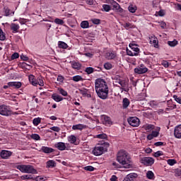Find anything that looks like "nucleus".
Instances as JSON below:
<instances>
[{
	"label": "nucleus",
	"mask_w": 181,
	"mask_h": 181,
	"mask_svg": "<svg viewBox=\"0 0 181 181\" xmlns=\"http://www.w3.org/2000/svg\"><path fill=\"white\" fill-rule=\"evenodd\" d=\"M150 39V43L154 45V47L157 48L158 47V45L159 43V41H158V38H156V37L153 36V37H149Z\"/></svg>",
	"instance_id": "nucleus-21"
},
{
	"label": "nucleus",
	"mask_w": 181,
	"mask_h": 181,
	"mask_svg": "<svg viewBox=\"0 0 181 181\" xmlns=\"http://www.w3.org/2000/svg\"><path fill=\"white\" fill-rule=\"evenodd\" d=\"M148 71V68L146 67L145 65L141 64L140 66L134 69V72L137 74H144Z\"/></svg>",
	"instance_id": "nucleus-9"
},
{
	"label": "nucleus",
	"mask_w": 181,
	"mask_h": 181,
	"mask_svg": "<svg viewBox=\"0 0 181 181\" xmlns=\"http://www.w3.org/2000/svg\"><path fill=\"white\" fill-rule=\"evenodd\" d=\"M168 45L170 47H175V46H177V40H174L173 41H168Z\"/></svg>",
	"instance_id": "nucleus-33"
},
{
	"label": "nucleus",
	"mask_w": 181,
	"mask_h": 181,
	"mask_svg": "<svg viewBox=\"0 0 181 181\" xmlns=\"http://www.w3.org/2000/svg\"><path fill=\"white\" fill-rule=\"evenodd\" d=\"M6 39V34L4 33L2 28H0V40L4 41Z\"/></svg>",
	"instance_id": "nucleus-32"
},
{
	"label": "nucleus",
	"mask_w": 181,
	"mask_h": 181,
	"mask_svg": "<svg viewBox=\"0 0 181 181\" xmlns=\"http://www.w3.org/2000/svg\"><path fill=\"white\" fill-rule=\"evenodd\" d=\"M116 56L117 55H115V53H114L113 52H109L106 53V59H107L108 60H112V59H115Z\"/></svg>",
	"instance_id": "nucleus-26"
},
{
	"label": "nucleus",
	"mask_w": 181,
	"mask_h": 181,
	"mask_svg": "<svg viewBox=\"0 0 181 181\" xmlns=\"http://www.w3.org/2000/svg\"><path fill=\"white\" fill-rule=\"evenodd\" d=\"M19 25L15 23H11V29L12 31V33H18L19 30Z\"/></svg>",
	"instance_id": "nucleus-20"
},
{
	"label": "nucleus",
	"mask_w": 181,
	"mask_h": 181,
	"mask_svg": "<svg viewBox=\"0 0 181 181\" xmlns=\"http://www.w3.org/2000/svg\"><path fill=\"white\" fill-rule=\"evenodd\" d=\"M112 165L117 169H121V165H119L118 163L113 162Z\"/></svg>",
	"instance_id": "nucleus-59"
},
{
	"label": "nucleus",
	"mask_w": 181,
	"mask_h": 181,
	"mask_svg": "<svg viewBox=\"0 0 181 181\" xmlns=\"http://www.w3.org/2000/svg\"><path fill=\"white\" fill-rule=\"evenodd\" d=\"M95 90L99 98L101 100H107L108 98V85L105 80L102 78H97L95 82Z\"/></svg>",
	"instance_id": "nucleus-1"
},
{
	"label": "nucleus",
	"mask_w": 181,
	"mask_h": 181,
	"mask_svg": "<svg viewBox=\"0 0 181 181\" xmlns=\"http://www.w3.org/2000/svg\"><path fill=\"white\" fill-rule=\"evenodd\" d=\"M108 4L112 5V11H115V12H119V13H122V12H124V9L121 8V6H119L117 1L114 0H109Z\"/></svg>",
	"instance_id": "nucleus-4"
},
{
	"label": "nucleus",
	"mask_w": 181,
	"mask_h": 181,
	"mask_svg": "<svg viewBox=\"0 0 181 181\" xmlns=\"http://www.w3.org/2000/svg\"><path fill=\"white\" fill-rule=\"evenodd\" d=\"M173 98H174L175 101L178 103V104H181V97H178L177 95H174Z\"/></svg>",
	"instance_id": "nucleus-52"
},
{
	"label": "nucleus",
	"mask_w": 181,
	"mask_h": 181,
	"mask_svg": "<svg viewBox=\"0 0 181 181\" xmlns=\"http://www.w3.org/2000/svg\"><path fill=\"white\" fill-rule=\"evenodd\" d=\"M36 181H45V178L42 177L41 176H38L35 177Z\"/></svg>",
	"instance_id": "nucleus-64"
},
{
	"label": "nucleus",
	"mask_w": 181,
	"mask_h": 181,
	"mask_svg": "<svg viewBox=\"0 0 181 181\" xmlns=\"http://www.w3.org/2000/svg\"><path fill=\"white\" fill-rule=\"evenodd\" d=\"M46 168L47 169L50 168H56V161L53 160H49L47 162V166Z\"/></svg>",
	"instance_id": "nucleus-23"
},
{
	"label": "nucleus",
	"mask_w": 181,
	"mask_h": 181,
	"mask_svg": "<svg viewBox=\"0 0 181 181\" xmlns=\"http://www.w3.org/2000/svg\"><path fill=\"white\" fill-rule=\"evenodd\" d=\"M19 23H21V25H25V23H26V19H25V18H20L19 19Z\"/></svg>",
	"instance_id": "nucleus-62"
},
{
	"label": "nucleus",
	"mask_w": 181,
	"mask_h": 181,
	"mask_svg": "<svg viewBox=\"0 0 181 181\" xmlns=\"http://www.w3.org/2000/svg\"><path fill=\"white\" fill-rule=\"evenodd\" d=\"M41 122V119L40 117H37V118H35L33 120V125H35V127H37V125H39Z\"/></svg>",
	"instance_id": "nucleus-36"
},
{
	"label": "nucleus",
	"mask_w": 181,
	"mask_h": 181,
	"mask_svg": "<svg viewBox=\"0 0 181 181\" xmlns=\"http://www.w3.org/2000/svg\"><path fill=\"white\" fill-rule=\"evenodd\" d=\"M137 10H138V7H136V6H134L132 4L129 5L128 7V11L131 13H135Z\"/></svg>",
	"instance_id": "nucleus-27"
},
{
	"label": "nucleus",
	"mask_w": 181,
	"mask_h": 181,
	"mask_svg": "<svg viewBox=\"0 0 181 181\" xmlns=\"http://www.w3.org/2000/svg\"><path fill=\"white\" fill-rule=\"evenodd\" d=\"M59 94H62L64 97H66L67 95V91L64 90L63 88L59 89Z\"/></svg>",
	"instance_id": "nucleus-49"
},
{
	"label": "nucleus",
	"mask_w": 181,
	"mask_h": 181,
	"mask_svg": "<svg viewBox=\"0 0 181 181\" xmlns=\"http://www.w3.org/2000/svg\"><path fill=\"white\" fill-rule=\"evenodd\" d=\"M127 56H136V54H134L132 50L127 49Z\"/></svg>",
	"instance_id": "nucleus-51"
},
{
	"label": "nucleus",
	"mask_w": 181,
	"mask_h": 181,
	"mask_svg": "<svg viewBox=\"0 0 181 181\" xmlns=\"http://www.w3.org/2000/svg\"><path fill=\"white\" fill-rule=\"evenodd\" d=\"M140 162L146 166H152L155 163V159L152 157H143L140 159Z\"/></svg>",
	"instance_id": "nucleus-5"
},
{
	"label": "nucleus",
	"mask_w": 181,
	"mask_h": 181,
	"mask_svg": "<svg viewBox=\"0 0 181 181\" xmlns=\"http://www.w3.org/2000/svg\"><path fill=\"white\" fill-rule=\"evenodd\" d=\"M153 176H155V175L153 174V172H152V171L147 172V173H146L147 179L152 180V179H153Z\"/></svg>",
	"instance_id": "nucleus-39"
},
{
	"label": "nucleus",
	"mask_w": 181,
	"mask_h": 181,
	"mask_svg": "<svg viewBox=\"0 0 181 181\" xmlns=\"http://www.w3.org/2000/svg\"><path fill=\"white\" fill-rule=\"evenodd\" d=\"M127 121L132 127H139V119L136 117H129Z\"/></svg>",
	"instance_id": "nucleus-8"
},
{
	"label": "nucleus",
	"mask_w": 181,
	"mask_h": 181,
	"mask_svg": "<svg viewBox=\"0 0 181 181\" xmlns=\"http://www.w3.org/2000/svg\"><path fill=\"white\" fill-rule=\"evenodd\" d=\"M104 68L106 70H111V69H112V64H111L110 63H108V62L105 63Z\"/></svg>",
	"instance_id": "nucleus-41"
},
{
	"label": "nucleus",
	"mask_w": 181,
	"mask_h": 181,
	"mask_svg": "<svg viewBox=\"0 0 181 181\" xmlns=\"http://www.w3.org/2000/svg\"><path fill=\"white\" fill-rule=\"evenodd\" d=\"M54 23H57V25H64V21H63L60 18H55Z\"/></svg>",
	"instance_id": "nucleus-42"
},
{
	"label": "nucleus",
	"mask_w": 181,
	"mask_h": 181,
	"mask_svg": "<svg viewBox=\"0 0 181 181\" xmlns=\"http://www.w3.org/2000/svg\"><path fill=\"white\" fill-rule=\"evenodd\" d=\"M21 59L23 60V62H28L29 60V57H26V55L21 54Z\"/></svg>",
	"instance_id": "nucleus-58"
},
{
	"label": "nucleus",
	"mask_w": 181,
	"mask_h": 181,
	"mask_svg": "<svg viewBox=\"0 0 181 181\" xmlns=\"http://www.w3.org/2000/svg\"><path fill=\"white\" fill-rule=\"evenodd\" d=\"M0 156L2 159H8L9 157L12 156V152L6 150L1 151Z\"/></svg>",
	"instance_id": "nucleus-10"
},
{
	"label": "nucleus",
	"mask_w": 181,
	"mask_h": 181,
	"mask_svg": "<svg viewBox=\"0 0 181 181\" xmlns=\"http://www.w3.org/2000/svg\"><path fill=\"white\" fill-rule=\"evenodd\" d=\"M168 164L170 165V166H173L176 163V160L175 159H168L167 160Z\"/></svg>",
	"instance_id": "nucleus-47"
},
{
	"label": "nucleus",
	"mask_w": 181,
	"mask_h": 181,
	"mask_svg": "<svg viewBox=\"0 0 181 181\" xmlns=\"http://www.w3.org/2000/svg\"><path fill=\"white\" fill-rule=\"evenodd\" d=\"M28 80L30 83L32 84V86H37V81L36 80V78H35V76L30 75L28 76Z\"/></svg>",
	"instance_id": "nucleus-22"
},
{
	"label": "nucleus",
	"mask_w": 181,
	"mask_h": 181,
	"mask_svg": "<svg viewBox=\"0 0 181 181\" xmlns=\"http://www.w3.org/2000/svg\"><path fill=\"white\" fill-rule=\"evenodd\" d=\"M16 168L22 173H37V171L30 165H18Z\"/></svg>",
	"instance_id": "nucleus-3"
},
{
	"label": "nucleus",
	"mask_w": 181,
	"mask_h": 181,
	"mask_svg": "<svg viewBox=\"0 0 181 181\" xmlns=\"http://www.w3.org/2000/svg\"><path fill=\"white\" fill-rule=\"evenodd\" d=\"M136 177H138V174L130 173L125 177L123 181H134V179H136Z\"/></svg>",
	"instance_id": "nucleus-12"
},
{
	"label": "nucleus",
	"mask_w": 181,
	"mask_h": 181,
	"mask_svg": "<svg viewBox=\"0 0 181 181\" xmlns=\"http://www.w3.org/2000/svg\"><path fill=\"white\" fill-rule=\"evenodd\" d=\"M81 28H82V29H88V28H90V24L88 23V21H82L81 23Z\"/></svg>",
	"instance_id": "nucleus-31"
},
{
	"label": "nucleus",
	"mask_w": 181,
	"mask_h": 181,
	"mask_svg": "<svg viewBox=\"0 0 181 181\" xmlns=\"http://www.w3.org/2000/svg\"><path fill=\"white\" fill-rule=\"evenodd\" d=\"M144 128L146 130L153 129L155 128V126L153 124H146L144 126Z\"/></svg>",
	"instance_id": "nucleus-44"
},
{
	"label": "nucleus",
	"mask_w": 181,
	"mask_h": 181,
	"mask_svg": "<svg viewBox=\"0 0 181 181\" xmlns=\"http://www.w3.org/2000/svg\"><path fill=\"white\" fill-rule=\"evenodd\" d=\"M119 84L121 86L120 90L122 91H125L126 93H128L129 91V88H125V86H127V83L125 81L123 80H119Z\"/></svg>",
	"instance_id": "nucleus-14"
},
{
	"label": "nucleus",
	"mask_w": 181,
	"mask_h": 181,
	"mask_svg": "<svg viewBox=\"0 0 181 181\" xmlns=\"http://www.w3.org/2000/svg\"><path fill=\"white\" fill-rule=\"evenodd\" d=\"M0 115H4L6 117H9V115H12V111L8 108L6 105H1L0 106Z\"/></svg>",
	"instance_id": "nucleus-7"
},
{
	"label": "nucleus",
	"mask_w": 181,
	"mask_h": 181,
	"mask_svg": "<svg viewBox=\"0 0 181 181\" xmlns=\"http://www.w3.org/2000/svg\"><path fill=\"white\" fill-rule=\"evenodd\" d=\"M163 142L162 141H158L154 144L155 146H163Z\"/></svg>",
	"instance_id": "nucleus-61"
},
{
	"label": "nucleus",
	"mask_w": 181,
	"mask_h": 181,
	"mask_svg": "<svg viewBox=\"0 0 181 181\" xmlns=\"http://www.w3.org/2000/svg\"><path fill=\"white\" fill-rule=\"evenodd\" d=\"M19 58V54L18 52H14L11 57V60H15V59Z\"/></svg>",
	"instance_id": "nucleus-50"
},
{
	"label": "nucleus",
	"mask_w": 181,
	"mask_h": 181,
	"mask_svg": "<svg viewBox=\"0 0 181 181\" xmlns=\"http://www.w3.org/2000/svg\"><path fill=\"white\" fill-rule=\"evenodd\" d=\"M52 98L54 100V101H56L57 103H60V101H63V97L60 96V95H57L56 93H53L52 95Z\"/></svg>",
	"instance_id": "nucleus-18"
},
{
	"label": "nucleus",
	"mask_w": 181,
	"mask_h": 181,
	"mask_svg": "<svg viewBox=\"0 0 181 181\" xmlns=\"http://www.w3.org/2000/svg\"><path fill=\"white\" fill-rule=\"evenodd\" d=\"M174 136L178 139H181V124L175 127L174 129Z\"/></svg>",
	"instance_id": "nucleus-11"
},
{
	"label": "nucleus",
	"mask_w": 181,
	"mask_h": 181,
	"mask_svg": "<svg viewBox=\"0 0 181 181\" xmlns=\"http://www.w3.org/2000/svg\"><path fill=\"white\" fill-rule=\"evenodd\" d=\"M162 155H163V152L160 151H157V152H156V153H154L153 156H154L155 158H159V156H162Z\"/></svg>",
	"instance_id": "nucleus-55"
},
{
	"label": "nucleus",
	"mask_w": 181,
	"mask_h": 181,
	"mask_svg": "<svg viewBox=\"0 0 181 181\" xmlns=\"http://www.w3.org/2000/svg\"><path fill=\"white\" fill-rule=\"evenodd\" d=\"M79 93L82 94V95H87V89H79Z\"/></svg>",
	"instance_id": "nucleus-57"
},
{
	"label": "nucleus",
	"mask_w": 181,
	"mask_h": 181,
	"mask_svg": "<svg viewBox=\"0 0 181 181\" xmlns=\"http://www.w3.org/2000/svg\"><path fill=\"white\" fill-rule=\"evenodd\" d=\"M103 11H105V12H110V10L111 9V6L108 4H103Z\"/></svg>",
	"instance_id": "nucleus-38"
},
{
	"label": "nucleus",
	"mask_w": 181,
	"mask_h": 181,
	"mask_svg": "<svg viewBox=\"0 0 181 181\" xmlns=\"http://www.w3.org/2000/svg\"><path fill=\"white\" fill-rule=\"evenodd\" d=\"M123 27L125 28L127 30L131 29V28H132V24L130 23H126L123 25Z\"/></svg>",
	"instance_id": "nucleus-54"
},
{
	"label": "nucleus",
	"mask_w": 181,
	"mask_h": 181,
	"mask_svg": "<svg viewBox=\"0 0 181 181\" xmlns=\"http://www.w3.org/2000/svg\"><path fill=\"white\" fill-rule=\"evenodd\" d=\"M68 141L70 144H73L74 145H77L76 141H77V138L74 135H71L68 137Z\"/></svg>",
	"instance_id": "nucleus-24"
},
{
	"label": "nucleus",
	"mask_w": 181,
	"mask_h": 181,
	"mask_svg": "<svg viewBox=\"0 0 181 181\" xmlns=\"http://www.w3.org/2000/svg\"><path fill=\"white\" fill-rule=\"evenodd\" d=\"M91 21L94 25H100L101 23V20L98 18H93Z\"/></svg>",
	"instance_id": "nucleus-48"
},
{
	"label": "nucleus",
	"mask_w": 181,
	"mask_h": 181,
	"mask_svg": "<svg viewBox=\"0 0 181 181\" xmlns=\"http://www.w3.org/2000/svg\"><path fill=\"white\" fill-rule=\"evenodd\" d=\"M117 160L122 165L124 169H132L134 168V163L131 155L127 151L120 150L117 155Z\"/></svg>",
	"instance_id": "nucleus-2"
},
{
	"label": "nucleus",
	"mask_w": 181,
	"mask_h": 181,
	"mask_svg": "<svg viewBox=\"0 0 181 181\" xmlns=\"http://www.w3.org/2000/svg\"><path fill=\"white\" fill-rule=\"evenodd\" d=\"M37 82V84L40 86V87H43L45 86V83L43 82V79L42 78V77H38Z\"/></svg>",
	"instance_id": "nucleus-43"
},
{
	"label": "nucleus",
	"mask_w": 181,
	"mask_h": 181,
	"mask_svg": "<svg viewBox=\"0 0 181 181\" xmlns=\"http://www.w3.org/2000/svg\"><path fill=\"white\" fill-rule=\"evenodd\" d=\"M55 148H57L59 151H65L66 144L64 142H58L55 144Z\"/></svg>",
	"instance_id": "nucleus-17"
},
{
	"label": "nucleus",
	"mask_w": 181,
	"mask_h": 181,
	"mask_svg": "<svg viewBox=\"0 0 181 181\" xmlns=\"http://www.w3.org/2000/svg\"><path fill=\"white\" fill-rule=\"evenodd\" d=\"M107 151V147H104L103 146H96L93 150V153L95 156H100L104 153Z\"/></svg>",
	"instance_id": "nucleus-6"
},
{
	"label": "nucleus",
	"mask_w": 181,
	"mask_h": 181,
	"mask_svg": "<svg viewBox=\"0 0 181 181\" xmlns=\"http://www.w3.org/2000/svg\"><path fill=\"white\" fill-rule=\"evenodd\" d=\"M4 11L5 13V16H9L10 15H14V13H15V12H13V11L11 12V10L9 9V7H8V6H5L4 8Z\"/></svg>",
	"instance_id": "nucleus-28"
},
{
	"label": "nucleus",
	"mask_w": 181,
	"mask_h": 181,
	"mask_svg": "<svg viewBox=\"0 0 181 181\" xmlns=\"http://www.w3.org/2000/svg\"><path fill=\"white\" fill-rule=\"evenodd\" d=\"M129 46L134 54H136V56L139 54V48L136 47V45L130 43Z\"/></svg>",
	"instance_id": "nucleus-13"
},
{
	"label": "nucleus",
	"mask_w": 181,
	"mask_h": 181,
	"mask_svg": "<svg viewBox=\"0 0 181 181\" xmlns=\"http://www.w3.org/2000/svg\"><path fill=\"white\" fill-rule=\"evenodd\" d=\"M97 138L99 139H107V136L105 134H100L97 135Z\"/></svg>",
	"instance_id": "nucleus-46"
},
{
	"label": "nucleus",
	"mask_w": 181,
	"mask_h": 181,
	"mask_svg": "<svg viewBox=\"0 0 181 181\" xmlns=\"http://www.w3.org/2000/svg\"><path fill=\"white\" fill-rule=\"evenodd\" d=\"M64 81V77H63V76L62 75H59L57 77V81H59V83H63Z\"/></svg>",
	"instance_id": "nucleus-60"
},
{
	"label": "nucleus",
	"mask_w": 181,
	"mask_h": 181,
	"mask_svg": "<svg viewBox=\"0 0 181 181\" xmlns=\"http://www.w3.org/2000/svg\"><path fill=\"white\" fill-rule=\"evenodd\" d=\"M49 129L52 131H54V132H60V127L54 126L52 127H50Z\"/></svg>",
	"instance_id": "nucleus-53"
},
{
	"label": "nucleus",
	"mask_w": 181,
	"mask_h": 181,
	"mask_svg": "<svg viewBox=\"0 0 181 181\" xmlns=\"http://www.w3.org/2000/svg\"><path fill=\"white\" fill-rule=\"evenodd\" d=\"M158 16H165V11L163 10H160L158 11Z\"/></svg>",
	"instance_id": "nucleus-63"
},
{
	"label": "nucleus",
	"mask_w": 181,
	"mask_h": 181,
	"mask_svg": "<svg viewBox=\"0 0 181 181\" xmlns=\"http://www.w3.org/2000/svg\"><path fill=\"white\" fill-rule=\"evenodd\" d=\"M7 84L11 87H13L14 88H21L22 87L21 82H8Z\"/></svg>",
	"instance_id": "nucleus-15"
},
{
	"label": "nucleus",
	"mask_w": 181,
	"mask_h": 181,
	"mask_svg": "<svg viewBox=\"0 0 181 181\" xmlns=\"http://www.w3.org/2000/svg\"><path fill=\"white\" fill-rule=\"evenodd\" d=\"M103 121L105 124H107L108 125H112V121H111V117L108 116L103 115Z\"/></svg>",
	"instance_id": "nucleus-29"
},
{
	"label": "nucleus",
	"mask_w": 181,
	"mask_h": 181,
	"mask_svg": "<svg viewBox=\"0 0 181 181\" xmlns=\"http://www.w3.org/2000/svg\"><path fill=\"white\" fill-rule=\"evenodd\" d=\"M85 71L87 74H92V73H94V68L91 66L86 67Z\"/></svg>",
	"instance_id": "nucleus-37"
},
{
	"label": "nucleus",
	"mask_w": 181,
	"mask_h": 181,
	"mask_svg": "<svg viewBox=\"0 0 181 181\" xmlns=\"http://www.w3.org/2000/svg\"><path fill=\"white\" fill-rule=\"evenodd\" d=\"M41 151L44 153H52V152H54V149L47 146H42Z\"/></svg>",
	"instance_id": "nucleus-16"
},
{
	"label": "nucleus",
	"mask_w": 181,
	"mask_h": 181,
	"mask_svg": "<svg viewBox=\"0 0 181 181\" xmlns=\"http://www.w3.org/2000/svg\"><path fill=\"white\" fill-rule=\"evenodd\" d=\"M72 80L74 81H76V83L78 81H83V77H81V76H80V75H76V76H73Z\"/></svg>",
	"instance_id": "nucleus-35"
},
{
	"label": "nucleus",
	"mask_w": 181,
	"mask_h": 181,
	"mask_svg": "<svg viewBox=\"0 0 181 181\" xmlns=\"http://www.w3.org/2000/svg\"><path fill=\"white\" fill-rule=\"evenodd\" d=\"M71 67L74 68L75 70H80V69H81V64L78 62H72Z\"/></svg>",
	"instance_id": "nucleus-25"
},
{
	"label": "nucleus",
	"mask_w": 181,
	"mask_h": 181,
	"mask_svg": "<svg viewBox=\"0 0 181 181\" xmlns=\"http://www.w3.org/2000/svg\"><path fill=\"white\" fill-rule=\"evenodd\" d=\"M83 128L84 127L81 124L74 125L72 127V129H74V131H76V129H79L80 131H81V129H83Z\"/></svg>",
	"instance_id": "nucleus-34"
},
{
	"label": "nucleus",
	"mask_w": 181,
	"mask_h": 181,
	"mask_svg": "<svg viewBox=\"0 0 181 181\" xmlns=\"http://www.w3.org/2000/svg\"><path fill=\"white\" fill-rule=\"evenodd\" d=\"M151 135L153 136V138H157V136H159V132L153 131Z\"/></svg>",
	"instance_id": "nucleus-56"
},
{
	"label": "nucleus",
	"mask_w": 181,
	"mask_h": 181,
	"mask_svg": "<svg viewBox=\"0 0 181 181\" xmlns=\"http://www.w3.org/2000/svg\"><path fill=\"white\" fill-rule=\"evenodd\" d=\"M95 169V168L91 165L84 167V170H87L88 172H93Z\"/></svg>",
	"instance_id": "nucleus-45"
},
{
	"label": "nucleus",
	"mask_w": 181,
	"mask_h": 181,
	"mask_svg": "<svg viewBox=\"0 0 181 181\" xmlns=\"http://www.w3.org/2000/svg\"><path fill=\"white\" fill-rule=\"evenodd\" d=\"M129 104H131V102H129V99L124 98L122 100V107L124 110H127L128 107H129Z\"/></svg>",
	"instance_id": "nucleus-19"
},
{
	"label": "nucleus",
	"mask_w": 181,
	"mask_h": 181,
	"mask_svg": "<svg viewBox=\"0 0 181 181\" xmlns=\"http://www.w3.org/2000/svg\"><path fill=\"white\" fill-rule=\"evenodd\" d=\"M32 139H34L35 141H40V136L37 134H33L31 135Z\"/></svg>",
	"instance_id": "nucleus-40"
},
{
	"label": "nucleus",
	"mask_w": 181,
	"mask_h": 181,
	"mask_svg": "<svg viewBox=\"0 0 181 181\" xmlns=\"http://www.w3.org/2000/svg\"><path fill=\"white\" fill-rule=\"evenodd\" d=\"M58 47H59V49H67V47H69V45H67V43L63 41H59Z\"/></svg>",
	"instance_id": "nucleus-30"
}]
</instances>
